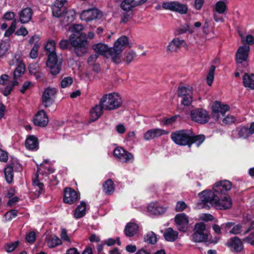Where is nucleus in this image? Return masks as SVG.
<instances>
[{
  "mask_svg": "<svg viewBox=\"0 0 254 254\" xmlns=\"http://www.w3.org/2000/svg\"><path fill=\"white\" fill-rule=\"evenodd\" d=\"M17 241L7 243L4 246V249L7 252H11L17 247Z\"/></svg>",
  "mask_w": 254,
  "mask_h": 254,
  "instance_id": "864d4df0",
  "label": "nucleus"
},
{
  "mask_svg": "<svg viewBox=\"0 0 254 254\" xmlns=\"http://www.w3.org/2000/svg\"><path fill=\"white\" fill-rule=\"evenodd\" d=\"M114 156L120 161L123 163H131L133 162V155L124 150L123 148L118 147L114 151Z\"/></svg>",
  "mask_w": 254,
  "mask_h": 254,
  "instance_id": "9b49d317",
  "label": "nucleus"
},
{
  "mask_svg": "<svg viewBox=\"0 0 254 254\" xmlns=\"http://www.w3.org/2000/svg\"><path fill=\"white\" fill-rule=\"evenodd\" d=\"M233 225V222H227L222 224L221 225V228L224 230L226 233H230V231H231V229L232 228Z\"/></svg>",
  "mask_w": 254,
  "mask_h": 254,
  "instance_id": "6e6d98bb",
  "label": "nucleus"
},
{
  "mask_svg": "<svg viewBox=\"0 0 254 254\" xmlns=\"http://www.w3.org/2000/svg\"><path fill=\"white\" fill-rule=\"evenodd\" d=\"M244 86L250 89H254V74L245 73L243 77Z\"/></svg>",
  "mask_w": 254,
  "mask_h": 254,
  "instance_id": "72a5a7b5",
  "label": "nucleus"
},
{
  "mask_svg": "<svg viewBox=\"0 0 254 254\" xmlns=\"http://www.w3.org/2000/svg\"><path fill=\"white\" fill-rule=\"evenodd\" d=\"M135 57V53L133 51H130L126 55V61L129 63L133 60Z\"/></svg>",
  "mask_w": 254,
  "mask_h": 254,
  "instance_id": "0e129e2a",
  "label": "nucleus"
},
{
  "mask_svg": "<svg viewBox=\"0 0 254 254\" xmlns=\"http://www.w3.org/2000/svg\"><path fill=\"white\" fill-rule=\"evenodd\" d=\"M4 177L7 183L10 184L13 179V169L11 165L7 166L4 169Z\"/></svg>",
  "mask_w": 254,
  "mask_h": 254,
  "instance_id": "58836bf2",
  "label": "nucleus"
},
{
  "mask_svg": "<svg viewBox=\"0 0 254 254\" xmlns=\"http://www.w3.org/2000/svg\"><path fill=\"white\" fill-rule=\"evenodd\" d=\"M251 135L249 128L245 127H237L232 132V137L234 138H246Z\"/></svg>",
  "mask_w": 254,
  "mask_h": 254,
  "instance_id": "a878e982",
  "label": "nucleus"
},
{
  "mask_svg": "<svg viewBox=\"0 0 254 254\" xmlns=\"http://www.w3.org/2000/svg\"><path fill=\"white\" fill-rule=\"evenodd\" d=\"M56 93L57 90L55 88L48 87L44 90L42 95V103L45 108L53 104Z\"/></svg>",
  "mask_w": 254,
  "mask_h": 254,
  "instance_id": "2eb2a0df",
  "label": "nucleus"
},
{
  "mask_svg": "<svg viewBox=\"0 0 254 254\" xmlns=\"http://www.w3.org/2000/svg\"><path fill=\"white\" fill-rule=\"evenodd\" d=\"M25 147L29 150H37L38 142L37 137L34 135H30L25 140Z\"/></svg>",
  "mask_w": 254,
  "mask_h": 254,
  "instance_id": "2f4dec72",
  "label": "nucleus"
},
{
  "mask_svg": "<svg viewBox=\"0 0 254 254\" xmlns=\"http://www.w3.org/2000/svg\"><path fill=\"white\" fill-rule=\"evenodd\" d=\"M216 11L219 14L225 13L227 10L226 4L224 1H219L215 4Z\"/></svg>",
  "mask_w": 254,
  "mask_h": 254,
  "instance_id": "37998d69",
  "label": "nucleus"
},
{
  "mask_svg": "<svg viewBox=\"0 0 254 254\" xmlns=\"http://www.w3.org/2000/svg\"><path fill=\"white\" fill-rule=\"evenodd\" d=\"M28 33L27 30L25 27H21L16 31L15 34L18 36H25Z\"/></svg>",
  "mask_w": 254,
  "mask_h": 254,
  "instance_id": "e2e57ef3",
  "label": "nucleus"
},
{
  "mask_svg": "<svg viewBox=\"0 0 254 254\" xmlns=\"http://www.w3.org/2000/svg\"><path fill=\"white\" fill-rule=\"evenodd\" d=\"M138 225L136 223L129 222L125 227V234L128 237H132L137 234L138 231Z\"/></svg>",
  "mask_w": 254,
  "mask_h": 254,
  "instance_id": "c756f323",
  "label": "nucleus"
},
{
  "mask_svg": "<svg viewBox=\"0 0 254 254\" xmlns=\"http://www.w3.org/2000/svg\"><path fill=\"white\" fill-rule=\"evenodd\" d=\"M29 70L31 74L36 73L37 71H39V65L37 64H30Z\"/></svg>",
  "mask_w": 254,
  "mask_h": 254,
  "instance_id": "bf43d9fd",
  "label": "nucleus"
},
{
  "mask_svg": "<svg viewBox=\"0 0 254 254\" xmlns=\"http://www.w3.org/2000/svg\"><path fill=\"white\" fill-rule=\"evenodd\" d=\"M250 50L249 45L240 46L236 54V60L239 64L246 62Z\"/></svg>",
  "mask_w": 254,
  "mask_h": 254,
  "instance_id": "412c9836",
  "label": "nucleus"
},
{
  "mask_svg": "<svg viewBox=\"0 0 254 254\" xmlns=\"http://www.w3.org/2000/svg\"><path fill=\"white\" fill-rule=\"evenodd\" d=\"M39 48V44L36 43L34 45L29 55L31 59H35L37 57Z\"/></svg>",
  "mask_w": 254,
  "mask_h": 254,
  "instance_id": "3c124183",
  "label": "nucleus"
},
{
  "mask_svg": "<svg viewBox=\"0 0 254 254\" xmlns=\"http://www.w3.org/2000/svg\"><path fill=\"white\" fill-rule=\"evenodd\" d=\"M93 50L99 55H102L104 56H109V50L107 45L102 43H98L93 45Z\"/></svg>",
  "mask_w": 254,
  "mask_h": 254,
  "instance_id": "473e14b6",
  "label": "nucleus"
},
{
  "mask_svg": "<svg viewBox=\"0 0 254 254\" xmlns=\"http://www.w3.org/2000/svg\"><path fill=\"white\" fill-rule=\"evenodd\" d=\"M18 211L15 209L11 210L4 214V218L6 221H10L17 215Z\"/></svg>",
  "mask_w": 254,
  "mask_h": 254,
  "instance_id": "09e8293b",
  "label": "nucleus"
},
{
  "mask_svg": "<svg viewBox=\"0 0 254 254\" xmlns=\"http://www.w3.org/2000/svg\"><path fill=\"white\" fill-rule=\"evenodd\" d=\"M215 66L212 65L210 66L206 77V83L209 86H211L214 78V72Z\"/></svg>",
  "mask_w": 254,
  "mask_h": 254,
  "instance_id": "a19ab883",
  "label": "nucleus"
},
{
  "mask_svg": "<svg viewBox=\"0 0 254 254\" xmlns=\"http://www.w3.org/2000/svg\"><path fill=\"white\" fill-rule=\"evenodd\" d=\"M61 237L64 241L70 243V239L67 234V231L65 229H62Z\"/></svg>",
  "mask_w": 254,
  "mask_h": 254,
  "instance_id": "052dcab7",
  "label": "nucleus"
},
{
  "mask_svg": "<svg viewBox=\"0 0 254 254\" xmlns=\"http://www.w3.org/2000/svg\"><path fill=\"white\" fill-rule=\"evenodd\" d=\"M144 241L148 244H154L157 242L156 235L153 232H150L144 236Z\"/></svg>",
  "mask_w": 254,
  "mask_h": 254,
  "instance_id": "a18cd8bd",
  "label": "nucleus"
},
{
  "mask_svg": "<svg viewBox=\"0 0 254 254\" xmlns=\"http://www.w3.org/2000/svg\"><path fill=\"white\" fill-rule=\"evenodd\" d=\"M103 191L107 195H110L115 190L114 184L111 179L107 180L103 185Z\"/></svg>",
  "mask_w": 254,
  "mask_h": 254,
  "instance_id": "4c0bfd02",
  "label": "nucleus"
},
{
  "mask_svg": "<svg viewBox=\"0 0 254 254\" xmlns=\"http://www.w3.org/2000/svg\"><path fill=\"white\" fill-rule=\"evenodd\" d=\"M192 88L191 86H179L178 89V96L182 99L181 104L189 106L192 102Z\"/></svg>",
  "mask_w": 254,
  "mask_h": 254,
  "instance_id": "1a4fd4ad",
  "label": "nucleus"
},
{
  "mask_svg": "<svg viewBox=\"0 0 254 254\" xmlns=\"http://www.w3.org/2000/svg\"><path fill=\"white\" fill-rule=\"evenodd\" d=\"M187 207V205L184 201H178L176 206V210L177 211H182Z\"/></svg>",
  "mask_w": 254,
  "mask_h": 254,
  "instance_id": "4d7b16f0",
  "label": "nucleus"
},
{
  "mask_svg": "<svg viewBox=\"0 0 254 254\" xmlns=\"http://www.w3.org/2000/svg\"><path fill=\"white\" fill-rule=\"evenodd\" d=\"M8 159L7 152L0 149V161L6 162Z\"/></svg>",
  "mask_w": 254,
  "mask_h": 254,
  "instance_id": "774afa93",
  "label": "nucleus"
},
{
  "mask_svg": "<svg viewBox=\"0 0 254 254\" xmlns=\"http://www.w3.org/2000/svg\"><path fill=\"white\" fill-rule=\"evenodd\" d=\"M235 119L233 116L228 115L223 119V123L225 124H230L234 123Z\"/></svg>",
  "mask_w": 254,
  "mask_h": 254,
  "instance_id": "69168bd1",
  "label": "nucleus"
},
{
  "mask_svg": "<svg viewBox=\"0 0 254 254\" xmlns=\"http://www.w3.org/2000/svg\"><path fill=\"white\" fill-rule=\"evenodd\" d=\"M66 2V0H56L52 7V13L54 16L60 18L66 10L64 6V3Z\"/></svg>",
  "mask_w": 254,
  "mask_h": 254,
  "instance_id": "aec40b11",
  "label": "nucleus"
},
{
  "mask_svg": "<svg viewBox=\"0 0 254 254\" xmlns=\"http://www.w3.org/2000/svg\"><path fill=\"white\" fill-rule=\"evenodd\" d=\"M33 10L30 7L22 9L19 13V21L23 24L29 22L32 19Z\"/></svg>",
  "mask_w": 254,
  "mask_h": 254,
  "instance_id": "cd10ccee",
  "label": "nucleus"
},
{
  "mask_svg": "<svg viewBox=\"0 0 254 254\" xmlns=\"http://www.w3.org/2000/svg\"><path fill=\"white\" fill-rule=\"evenodd\" d=\"M185 43L184 40L179 38H174L168 44L167 47V51L168 53L177 52L178 50Z\"/></svg>",
  "mask_w": 254,
  "mask_h": 254,
  "instance_id": "c85d7f7f",
  "label": "nucleus"
},
{
  "mask_svg": "<svg viewBox=\"0 0 254 254\" xmlns=\"http://www.w3.org/2000/svg\"><path fill=\"white\" fill-rule=\"evenodd\" d=\"M9 44L7 42H2L0 44V57L3 56L7 51Z\"/></svg>",
  "mask_w": 254,
  "mask_h": 254,
  "instance_id": "603ef678",
  "label": "nucleus"
},
{
  "mask_svg": "<svg viewBox=\"0 0 254 254\" xmlns=\"http://www.w3.org/2000/svg\"><path fill=\"white\" fill-rule=\"evenodd\" d=\"M176 226L179 231L186 232L189 227V218L184 213L178 214L175 217Z\"/></svg>",
  "mask_w": 254,
  "mask_h": 254,
  "instance_id": "f3484780",
  "label": "nucleus"
},
{
  "mask_svg": "<svg viewBox=\"0 0 254 254\" xmlns=\"http://www.w3.org/2000/svg\"><path fill=\"white\" fill-rule=\"evenodd\" d=\"M102 12L97 8L93 7L83 10L80 14V18L82 21L90 22L102 17Z\"/></svg>",
  "mask_w": 254,
  "mask_h": 254,
  "instance_id": "9d476101",
  "label": "nucleus"
},
{
  "mask_svg": "<svg viewBox=\"0 0 254 254\" xmlns=\"http://www.w3.org/2000/svg\"><path fill=\"white\" fill-rule=\"evenodd\" d=\"M75 11L73 9L66 10L64 13L60 17L61 23L63 26L68 25L75 19Z\"/></svg>",
  "mask_w": 254,
  "mask_h": 254,
  "instance_id": "5701e85b",
  "label": "nucleus"
},
{
  "mask_svg": "<svg viewBox=\"0 0 254 254\" xmlns=\"http://www.w3.org/2000/svg\"><path fill=\"white\" fill-rule=\"evenodd\" d=\"M121 7L125 11H131L135 6L133 4L130 0H125L121 4Z\"/></svg>",
  "mask_w": 254,
  "mask_h": 254,
  "instance_id": "c03bdc74",
  "label": "nucleus"
},
{
  "mask_svg": "<svg viewBox=\"0 0 254 254\" xmlns=\"http://www.w3.org/2000/svg\"><path fill=\"white\" fill-rule=\"evenodd\" d=\"M163 235L166 241L174 242L178 238V233L172 228H168L166 229Z\"/></svg>",
  "mask_w": 254,
  "mask_h": 254,
  "instance_id": "f704fd0d",
  "label": "nucleus"
},
{
  "mask_svg": "<svg viewBox=\"0 0 254 254\" xmlns=\"http://www.w3.org/2000/svg\"><path fill=\"white\" fill-rule=\"evenodd\" d=\"M240 35L243 44H247L249 46L254 44V37L252 35L249 34L246 37L242 34H240Z\"/></svg>",
  "mask_w": 254,
  "mask_h": 254,
  "instance_id": "de8ad7c7",
  "label": "nucleus"
},
{
  "mask_svg": "<svg viewBox=\"0 0 254 254\" xmlns=\"http://www.w3.org/2000/svg\"><path fill=\"white\" fill-rule=\"evenodd\" d=\"M100 103L105 110L112 111L119 108L122 101L118 93H111L104 95L100 99Z\"/></svg>",
  "mask_w": 254,
  "mask_h": 254,
  "instance_id": "423d86ee",
  "label": "nucleus"
},
{
  "mask_svg": "<svg viewBox=\"0 0 254 254\" xmlns=\"http://www.w3.org/2000/svg\"><path fill=\"white\" fill-rule=\"evenodd\" d=\"M191 136L190 137V142L189 145V148L191 147L193 143L196 144V146L198 147L205 140V136L204 135L199 134L195 135L192 131Z\"/></svg>",
  "mask_w": 254,
  "mask_h": 254,
  "instance_id": "c9c22d12",
  "label": "nucleus"
},
{
  "mask_svg": "<svg viewBox=\"0 0 254 254\" xmlns=\"http://www.w3.org/2000/svg\"><path fill=\"white\" fill-rule=\"evenodd\" d=\"M32 86V83L30 81L25 82L20 90V92L24 93L28 89H29Z\"/></svg>",
  "mask_w": 254,
  "mask_h": 254,
  "instance_id": "338daca9",
  "label": "nucleus"
},
{
  "mask_svg": "<svg viewBox=\"0 0 254 254\" xmlns=\"http://www.w3.org/2000/svg\"><path fill=\"white\" fill-rule=\"evenodd\" d=\"M16 20H13L9 28L5 31L4 34V37H9L13 33L16 27Z\"/></svg>",
  "mask_w": 254,
  "mask_h": 254,
  "instance_id": "49530a36",
  "label": "nucleus"
},
{
  "mask_svg": "<svg viewBox=\"0 0 254 254\" xmlns=\"http://www.w3.org/2000/svg\"><path fill=\"white\" fill-rule=\"evenodd\" d=\"M128 44V38L125 36L121 37L115 42L114 47L109 50V56L113 62L116 64L120 63L122 51Z\"/></svg>",
  "mask_w": 254,
  "mask_h": 254,
  "instance_id": "39448f33",
  "label": "nucleus"
},
{
  "mask_svg": "<svg viewBox=\"0 0 254 254\" xmlns=\"http://www.w3.org/2000/svg\"><path fill=\"white\" fill-rule=\"evenodd\" d=\"M48 60L47 65L49 68L50 72L53 75H57L60 72L62 61L58 59L56 53V43L53 40L48 41L45 46Z\"/></svg>",
  "mask_w": 254,
  "mask_h": 254,
  "instance_id": "7ed1b4c3",
  "label": "nucleus"
},
{
  "mask_svg": "<svg viewBox=\"0 0 254 254\" xmlns=\"http://www.w3.org/2000/svg\"><path fill=\"white\" fill-rule=\"evenodd\" d=\"M36 235L34 232H30L26 237V241L30 243H33L35 241Z\"/></svg>",
  "mask_w": 254,
  "mask_h": 254,
  "instance_id": "680f3d73",
  "label": "nucleus"
},
{
  "mask_svg": "<svg viewBox=\"0 0 254 254\" xmlns=\"http://www.w3.org/2000/svg\"><path fill=\"white\" fill-rule=\"evenodd\" d=\"M79 199V193L71 188H66L64 191V201L68 204H73Z\"/></svg>",
  "mask_w": 254,
  "mask_h": 254,
  "instance_id": "a211bd4d",
  "label": "nucleus"
},
{
  "mask_svg": "<svg viewBox=\"0 0 254 254\" xmlns=\"http://www.w3.org/2000/svg\"><path fill=\"white\" fill-rule=\"evenodd\" d=\"M47 244L49 248L56 247L62 244L61 240L57 236H53L47 240Z\"/></svg>",
  "mask_w": 254,
  "mask_h": 254,
  "instance_id": "ea45409f",
  "label": "nucleus"
},
{
  "mask_svg": "<svg viewBox=\"0 0 254 254\" xmlns=\"http://www.w3.org/2000/svg\"><path fill=\"white\" fill-rule=\"evenodd\" d=\"M104 108L100 103L95 105L90 111V117L91 122H95L102 115Z\"/></svg>",
  "mask_w": 254,
  "mask_h": 254,
  "instance_id": "bb28decb",
  "label": "nucleus"
},
{
  "mask_svg": "<svg viewBox=\"0 0 254 254\" xmlns=\"http://www.w3.org/2000/svg\"><path fill=\"white\" fill-rule=\"evenodd\" d=\"M232 227L231 231H230V234L237 235L242 232V226L240 224L235 225L234 223V225Z\"/></svg>",
  "mask_w": 254,
  "mask_h": 254,
  "instance_id": "5fc2aeb1",
  "label": "nucleus"
},
{
  "mask_svg": "<svg viewBox=\"0 0 254 254\" xmlns=\"http://www.w3.org/2000/svg\"><path fill=\"white\" fill-rule=\"evenodd\" d=\"M18 63V65L13 71V77L14 80L20 77L22 74H24L25 71V65L21 62H19L18 59L15 60Z\"/></svg>",
  "mask_w": 254,
  "mask_h": 254,
  "instance_id": "e433bc0d",
  "label": "nucleus"
},
{
  "mask_svg": "<svg viewBox=\"0 0 254 254\" xmlns=\"http://www.w3.org/2000/svg\"><path fill=\"white\" fill-rule=\"evenodd\" d=\"M35 126L44 127L47 126L49 122L48 117L45 112L42 110L35 115L33 120Z\"/></svg>",
  "mask_w": 254,
  "mask_h": 254,
  "instance_id": "4be33fe9",
  "label": "nucleus"
},
{
  "mask_svg": "<svg viewBox=\"0 0 254 254\" xmlns=\"http://www.w3.org/2000/svg\"><path fill=\"white\" fill-rule=\"evenodd\" d=\"M73 82V79L71 77L68 76L64 77L61 82V86L64 88L70 86Z\"/></svg>",
  "mask_w": 254,
  "mask_h": 254,
  "instance_id": "8fccbe9b",
  "label": "nucleus"
},
{
  "mask_svg": "<svg viewBox=\"0 0 254 254\" xmlns=\"http://www.w3.org/2000/svg\"><path fill=\"white\" fill-rule=\"evenodd\" d=\"M191 134V129H182L173 132L171 134V139L179 145L189 146Z\"/></svg>",
  "mask_w": 254,
  "mask_h": 254,
  "instance_id": "0eeeda50",
  "label": "nucleus"
},
{
  "mask_svg": "<svg viewBox=\"0 0 254 254\" xmlns=\"http://www.w3.org/2000/svg\"><path fill=\"white\" fill-rule=\"evenodd\" d=\"M162 7L165 9L177 12L182 14H186L188 11L187 6L178 1L164 2L162 3Z\"/></svg>",
  "mask_w": 254,
  "mask_h": 254,
  "instance_id": "f8f14e48",
  "label": "nucleus"
},
{
  "mask_svg": "<svg viewBox=\"0 0 254 254\" xmlns=\"http://www.w3.org/2000/svg\"><path fill=\"white\" fill-rule=\"evenodd\" d=\"M232 188L231 183L228 180H224L216 183L213 187V192L218 195L225 194Z\"/></svg>",
  "mask_w": 254,
  "mask_h": 254,
  "instance_id": "dca6fc26",
  "label": "nucleus"
},
{
  "mask_svg": "<svg viewBox=\"0 0 254 254\" xmlns=\"http://www.w3.org/2000/svg\"><path fill=\"white\" fill-rule=\"evenodd\" d=\"M37 172L34 175L32 178V185L34 187L35 195L38 197L44 192V186L43 183L40 182L39 175L40 174L44 175L47 174H51L54 172V170L49 166H46L43 163H41L37 167Z\"/></svg>",
  "mask_w": 254,
  "mask_h": 254,
  "instance_id": "20e7f679",
  "label": "nucleus"
},
{
  "mask_svg": "<svg viewBox=\"0 0 254 254\" xmlns=\"http://www.w3.org/2000/svg\"><path fill=\"white\" fill-rule=\"evenodd\" d=\"M190 117L192 121L201 124L207 123L209 120V116L207 111L201 109L192 110Z\"/></svg>",
  "mask_w": 254,
  "mask_h": 254,
  "instance_id": "ddd939ff",
  "label": "nucleus"
},
{
  "mask_svg": "<svg viewBox=\"0 0 254 254\" xmlns=\"http://www.w3.org/2000/svg\"><path fill=\"white\" fill-rule=\"evenodd\" d=\"M231 250L235 252H240L243 249V245L241 240L237 237L229 239L226 244Z\"/></svg>",
  "mask_w": 254,
  "mask_h": 254,
  "instance_id": "393cba45",
  "label": "nucleus"
},
{
  "mask_svg": "<svg viewBox=\"0 0 254 254\" xmlns=\"http://www.w3.org/2000/svg\"><path fill=\"white\" fill-rule=\"evenodd\" d=\"M208 234L209 231L206 228L204 223H196L195 225L194 233L192 234V240L196 243L206 242L208 239Z\"/></svg>",
  "mask_w": 254,
  "mask_h": 254,
  "instance_id": "6e6552de",
  "label": "nucleus"
},
{
  "mask_svg": "<svg viewBox=\"0 0 254 254\" xmlns=\"http://www.w3.org/2000/svg\"><path fill=\"white\" fill-rule=\"evenodd\" d=\"M83 26L81 24L72 25L69 29L72 34L69 37L70 44L75 48L74 52L77 56H82L87 52L88 42L86 34L82 32Z\"/></svg>",
  "mask_w": 254,
  "mask_h": 254,
  "instance_id": "f03ea898",
  "label": "nucleus"
},
{
  "mask_svg": "<svg viewBox=\"0 0 254 254\" xmlns=\"http://www.w3.org/2000/svg\"><path fill=\"white\" fill-rule=\"evenodd\" d=\"M200 204L202 207H209V205L217 209L225 210L230 208L232 204L230 196L227 194L218 195L212 190H205L199 193Z\"/></svg>",
  "mask_w": 254,
  "mask_h": 254,
  "instance_id": "f257e3e1",
  "label": "nucleus"
},
{
  "mask_svg": "<svg viewBox=\"0 0 254 254\" xmlns=\"http://www.w3.org/2000/svg\"><path fill=\"white\" fill-rule=\"evenodd\" d=\"M15 17V13L12 11H7L5 12L3 16V19L5 20L10 21L13 20Z\"/></svg>",
  "mask_w": 254,
  "mask_h": 254,
  "instance_id": "13d9d810",
  "label": "nucleus"
},
{
  "mask_svg": "<svg viewBox=\"0 0 254 254\" xmlns=\"http://www.w3.org/2000/svg\"><path fill=\"white\" fill-rule=\"evenodd\" d=\"M229 109L228 105L222 104L218 101L215 102L212 107L213 118L216 120H219L224 116Z\"/></svg>",
  "mask_w": 254,
  "mask_h": 254,
  "instance_id": "4468645a",
  "label": "nucleus"
},
{
  "mask_svg": "<svg viewBox=\"0 0 254 254\" xmlns=\"http://www.w3.org/2000/svg\"><path fill=\"white\" fill-rule=\"evenodd\" d=\"M86 203L82 201L75 209L73 215L75 219H79L83 217L86 214Z\"/></svg>",
  "mask_w": 254,
  "mask_h": 254,
  "instance_id": "7c9ffc66",
  "label": "nucleus"
},
{
  "mask_svg": "<svg viewBox=\"0 0 254 254\" xmlns=\"http://www.w3.org/2000/svg\"><path fill=\"white\" fill-rule=\"evenodd\" d=\"M169 132L166 130L161 128H152L147 130L143 135L144 140L148 141L160 137L162 135H166Z\"/></svg>",
  "mask_w": 254,
  "mask_h": 254,
  "instance_id": "6ab92c4d",
  "label": "nucleus"
},
{
  "mask_svg": "<svg viewBox=\"0 0 254 254\" xmlns=\"http://www.w3.org/2000/svg\"><path fill=\"white\" fill-rule=\"evenodd\" d=\"M147 210L150 215H159L163 214L166 208L161 206L157 202H151L147 206Z\"/></svg>",
  "mask_w": 254,
  "mask_h": 254,
  "instance_id": "b1692460",
  "label": "nucleus"
},
{
  "mask_svg": "<svg viewBox=\"0 0 254 254\" xmlns=\"http://www.w3.org/2000/svg\"><path fill=\"white\" fill-rule=\"evenodd\" d=\"M17 81L14 80L11 82H8L7 85L4 88L2 91L3 95L7 96L9 95L13 89V87L18 85Z\"/></svg>",
  "mask_w": 254,
  "mask_h": 254,
  "instance_id": "79ce46f5",
  "label": "nucleus"
}]
</instances>
